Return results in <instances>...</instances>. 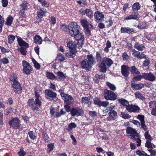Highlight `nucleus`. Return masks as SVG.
I'll list each match as a JSON object with an SVG mask.
<instances>
[{
	"label": "nucleus",
	"instance_id": "obj_25",
	"mask_svg": "<svg viewBox=\"0 0 156 156\" xmlns=\"http://www.w3.org/2000/svg\"><path fill=\"white\" fill-rule=\"evenodd\" d=\"M69 52L66 53L65 55L67 57L69 58H73L76 55L77 50L74 49V50H69Z\"/></svg>",
	"mask_w": 156,
	"mask_h": 156
},
{
	"label": "nucleus",
	"instance_id": "obj_10",
	"mask_svg": "<svg viewBox=\"0 0 156 156\" xmlns=\"http://www.w3.org/2000/svg\"><path fill=\"white\" fill-rule=\"evenodd\" d=\"M12 87L15 92L18 94L21 93L22 87L20 83L18 81H15L12 83Z\"/></svg>",
	"mask_w": 156,
	"mask_h": 156
},
{
	"label": "nucleus",
	"instance_id": "obj_3",
	"mask_svg": "<svg viewBox=\"0 0 156 156\" xmlns=\"http://www.w3.org/2000/svg\"><path fill=\"white\" fill-rule=\"evenodd\" d=\"M45 97L51 101L55 102L57 100V94L51 90H45Z\"/></svg>",
	"mask_w": 156,
	"mask_h": 156
},
{
	"label": "nucleus",
	"instance_id": "obj_2",
	"mask_svg": "<svg viewBox=\"0 0 156 156\" xmlns=\"http://www.w3.org/2000/svg\"><path fill=\"white\" fill-rule=\"evenodd\" d=\"M59 92L62 99L64 100V102L66 103V104L71 105L73 103L74 99L72 96L68 94H66L62 92V90H59Z\"/></svg>",
	"mask_w": 156,
	"mask_h": 156
},
{
	"label": "nucleus",
	"instance_id": "obj_6",
	"mask_svg": "<svg viewBox=\"0 0 156 156\" xmlns=\"http://www.w3.org/2000/svg\"><path fill=\"white\" fill-rule=\"evenodd\" d=\"M19 121L20 120L17 118H13L9 122L10 127L15 129H18L20 127Z\"/></svg>",
	"mask_w": 156,
	"mask_h": 156
},
{
	"label": "nucleus",
	"instance_id": "obj_63",
	"mask_svg": "<svg viewBox=\"0 0 156 156\" xmlns=\"http://www.w3.org/2000/svg\"><path fill=\"white\" fill-rule=\"evenodd\" d=\"M57 78H59L60 79H62L65 78V76L63 73L62 72H58V73Z\"/></svg>",
	"mask_w": 156,
	"mask_h": 156
},
{
	"label": "nucleus",
	"instance_id": "obj_1",
	"mask_svg": "<svg viewBox=\"0 0 156 156\" xmlns=\"http://www.w3.org/2000/svg\"><path fill=\"white\" fill-rule=\"evenodd\" d=\"M68 29L70 35L72 37L80 31V27L76 23L72 22L69 24Z\"/></svg>",
	"mask_w": 156,
	"mask_h": 156
},
{
	"label": "nucleus",
	"instance_id": "obj_32",
	"mask_svg": "<svg viewBox=\"0 0 156 156\" xmlns=\"http://www.w3.org/2000/svg\"><path fill=\"white\" fill-rule=\"evenodd\" d=\"M118 101L120 104L123 106H126V107L129 105L128 101L123 98L119 99Z\"/></svg>",
	"mask_w": 156,
	"mask_h": 156
},
{
	"label": "nucleus",
	"instance_id": "obj_22",
	"mask_svg": "<svg viewBox=\"0 0 156 156\" xmlns=\"http://www.w3.org/2000/svg\"><path fill=\"white\" fill-rule=\"evenodd\" d=\"M87 62L91 66L95 64L96 63L95 60L92 54H89L87 55Z\"/></svg>",
	"mask_w": 156,
	"mask_h": 156
},
{
	"label": "nucleus",
	"instance_id": "obj_62",
	"mask_svg": "<svg viewBox=\"0 0 156 156\" xmlns=\"http://www.w3.org/2000/svg\"><path fill=\"white\" fill-rule=\"evenodd\" d=\"M96 58L98 61H100L101 59V57L100 53L98 52H97L96 53Z\"/></svg>",
	"mask_w": 156,
	"mask_h": 156
},
{
	"label": "nucleus",
	"instance_id": "obj_51",
	"mask_svg": "<svg viewBox=\"0 0 156 156\" xmlns=\"http://www.w3.org/2000/svg\"><path fill=\"white\" fill-rule=\"evenodd\" d=\"M57 58L58 59L61 61H63L65 59V58L63 55L60 53H58V54Z\"/></svg>",
	"mask_w": 156,
	"mask_h": 156
},
{
	"label": "nucleus",
	"instance_id": "obj_7",
	"mask_svg": "<svg viewBox=\"0 0 156 156\" xmlns=\"http://www.w3.org/2000/svg\"><path fill=\"white\" fill-rule=\"evenodd\" d=\"M127 134L131 139H134L135 137H137L138 135L137 131L131 127H128L126 130Z\"/></svg>",
	"mask_w": 156,
	"mask_h": 156
},
{
	"label": "nucleus",
	"instance_id": "obj_11",
	"mask_svg": "<svg viewBox=\"0 0 156 156\" xmlns=\"http://www.w3.org/2000/svg\"><path fill=\"white\" fill-rule=\"evenodd\" d=\"M72 116H74L76 115H80L83 114L82 109L78 108H73L70 111Z\"/></svg>",
	"mask_w": 156,
	"mask_h": 156
},
{
	"label": "nucleus",
	"instance_id": "obj_29",
	"mask_svg": "<svg viewBox=\"0 0 156 156\" xmlns=\"http://www.w3.org/2000/svg\"><path fill=\"white\" fill-rule=\"evenodd\" d=\"M134 47L139 51H142L145 48V47L143 44H140L139 43H136L134 45Z\"/></svg>",
	"mask_w": 156,
	"mask_h": 156
},
{
	"label": "nucleus",
	"instance_id": "obj_19",
	"mask_svg": "<svg viewBox=\"0 0 156 156\" xmlns=\"http://www.w3.org/2000/svg\"><path fill=\"white\" fill-rule=\"evenodd\" d=\"M128 67L126 65H122L121 66V72L122 74L125 76H127L129 75Z\"/></svg>",
	"mask_w": 156,
	"mask_h": 156
},
{
	"label": "nucleus",
	"instance_id": "obj_56",
	"mask_svg": "<svg viewBox=\"0 0 156 156\" xmlns=\"http://www.w3.org/2000/svg\"><path fill=\"white\" fill-rule=\"evenodd\" d=\"M156 103L155 101H151L149 103V107L152 108H154L156 107Z\"/></svg>",
	"mask_w": 156,
	"mask_h": 156
},
{
	"label": "nucleus",
	"instance_id": "obj_43",
	"mask_svg": "<svg viewBox=\"0 0 156 156\" xmlns=\"http://www.w3.org/2000/svg\"><path fill=\"white\" fill-rule=\"evenodd\" d=\"M17 79V75L15 74H12L11 75L10 78V80L11 81V83H14L15 81H17L16 80Z\"/></svg>",
	"mask_w": 156,
	"mask_h": 156
},
{
	"label": "nucleus",
	"instance_id": "obj_64",
	"mask_svg": "<svg viewBox=\"0 0 156 156\" xmlns=\"http://www.w3.org/2000/svg\"><path fill=\"white\" fill-rule=\"evenodd\" d=\"M19 156H24L26 152L22 149H20V151L18 152Z\"/></svg>",
	"mask_w": 156,
	"mask_h": 156
},
{
	"label": "nucleus",
	"instance_id": "obj_18",
	"mask_svg": "<svg viewBox=\"0 0 156 156\" xmlns=\"http://www.w3.org/2000/svg\"><path fill=\"white\" fill-rule=\"evenodd\" d=\"M80 23L82 26L84 28L89 27H91V28H93V26L91 23H89V22L86 19H83L80 20Z\"/></svg>",
	"mask_w": 156,
	"mask_h": 156
},
{
	"label": "nucleus",
	"instance_id": "obj_30",
	"mask_svg": "<svg viewBox=\"0 0 156 156\" xmlns=\"http://www.w3.org/2000/svg\"><path fill=\"white\" fill-rule=\"evenodd\" d=\"M144 73L142 75H135L133 79V80L134 81H138L140 80L142 78H144Z\"/></svg>",
	"mask_w": 156,
	"mask_h": 156
},
{
	"label": "nucleus",
	"instance_id": "obj_14",
	"mask_svg": "<svg viewBox=\"0 0 156 156\" xmlns=\"http://www.w3.org/2000/svg\"><path fill=\"white\" fill-rule=\"evenodd\" d=\"M108 116L107 118L108 120H114L117 117V113L114 110L110 111L108 113Z\"/></svg>",
	"mask_w": 156,
	"mask_h": 156
},
{
	"label": "nucleus",
	"instance_id": "obj_16",
	"mask_svg": "<svg viewBox=\"0 0 156 156\" xmlns=\"http://www.w3.org/2000/svg\"><path fill=\"white\" fill-rule=\"evenodd\" d=\"M81 63L82 68L85 69L86 70L89 71L91 68L92 66L90 64L87 59L82 61Z\"/></svg>",
	"mask_w": 156,
	"mask_h": 156
},
{
	"label": "nucleus",
	"instance_id": "obj_36",
	"mask_svg": "<svg viewBox=\"0 0 156 156\" xmlns=\"http://www.w3.org/2000/svg\"><path fill=\"white\" fill-rule=\"evenodd\" d=\"M125 20H138V16L136 15H131L124 18Z\"/></svg>",
	"mask_w": 156,
	"mask_h": 156
},
{
	"label": "nucleus",
	"instance_id": "obj_8",
	"mask_svg": "<svg viewBox=\"0 0 156 156\" xmlns=\"http://www.w3.org/2000/svg\"><path fill=\"white\" fill-rule=\"evenodd\" d=\"M72 37H74L77 41H79L80 42V46H78L79 48H81L83 45V42L84 39L83 35L79 31Z\"/></svg>",
	"mask_w": 156,
	"mask_h": 156
},
{
	"label": "nucleus",
	"instance_id": "obj_20",
	"mask_svg": "<svg viewBox=\"0 0 156 156\" xmlns=\"http://www.w3.org/2000/svg\"><path fill=\"white\" fill-rule=\"evenodd\" d=\"M131 51L133 52L132 55L135 57L138 58H142L146 57V56L145 55L143 54L140 55V52L139 51H137L134 49H132Z\"/></svg>",
	"mask_w": 156,
	"mask_h": 156
},
{
	"label": "nucleus",
	"instance_id": "obj_37",
	"mask_svg": "<svg viewBox=\"0 0 156 156\" xmlns=\"http://www.w3.org/2000/svg\"><path fill=\"white\" fill-rule=\"evenodd\" d=\"M13 20V18L10 16H9L7 18L5 23L8 26H10L12 23V20Z\"/></svg>",
	"mask_w": 156,
	"mask_h": 156
},
{
	"label": "nucleus",
	"instance_id": "obj_15",
	"mask_svg": "<svg viewBox=\"0 0 156 156\" xmlns=\"http://www.w3.org/2000/svg\"><path fill=\"white\" fill-rule=\"evenodd\" d=\"M135 30L130 27H121L120 31L121 33H127L130 34L134 32Z\"/></svg>",
	"mask_w": 156,
	"mask_h": 156
},
{
	"label": "nucleus",
	"instance_id": "obj_23",
	"mask_svg": "<svg viewBox=\"0 0 156 156\" xmlns=\"http://www.w3.org/2000/svg\"><path fill=\"white\" fill-rule=\"evenodd\" d=\"M67 47L69 48L70 50H73L74 49L76 50V48L77 45L76 43L72 41H68L67 43Z\"/></svg>",
	"mask_w": 156,
	"mask_h": 156
},
{
	"label": "nucleus",
	"instance_id": "obj_54",
	"mask_svg": "<svg viewBox=\"0 0 156 156\" xmlns=\"http://www.w3.org/2000/svg\"><path fill=\"white\" fill-rule=\"evenodd\" d=\"M109 104V102L107 101H101L99 106H103L104 107H106Z\"/></svg>",
	"mask_w": 156,
	"mask_h": 156
},
{
	"label": "nucleus",
	"instance_id": "obj_58",
	"mask_svg": "<svg viewBox=\"0 0 156 156\" xmlns=\"http://www.w3.org/2000/svg\"><path fill=\"white\" fill-rule=\"evenodd\" d=\"M137 118L139 119L140 121V123L142 122H145L144 117V115H138L137 116Z\"/></svg>",
	"mask_w": 156,
	"mask_h": 156
},
{
	"label": "nucleus",
	"instance_id": "obj_33",
	"mask_svg": "<svg viewBox=\"0 0 156 156\" xmlns=\"http://www.w3.org/2000/svg\"><path fill=\"white\" fill-rule=\"evenodd\" d=\"M100 68V71L103 73H105L107 69L106 65L102 62L99 66Z\"/></svg>",
	"mask_w": 156,
	"mask_h": 156
},
{
	"label": "nucleus",
	"instance_id": "obj_13",
	"mask_svg": "<svg viewBox=\"0 0 156 156\" xmlns=\"http://www.w3.org/2000/svg\"><path fill=\"white\" fill-rule=\"evenodd\" d=\"M144 79L150 81H154L156 78V77L154 74L151 73H144Z\"/></svg>",
	"mask_w": 156,
	"mask_h": 156
},
{
	"label": "nucleus",
	"instance_id": "obj_21",
	"mask_svg": "<svg viewBox=\"0 0 156 156\" xmlns=\"http://www.w3.org/2000/svg\"><path fill=\"white\" fill-rule=\"evenodd\" d=\"M102 62L109 67H110L113 64L112 60L108 58L105 57L103 58L102 59Z\"/></svg>",
	"mask_w": 156,
	"mask_h": 156
},
{
	"label": "nucleus",
	"instance_id": "obj_27",
	"mask_svg": "<svg viewBox=\"0 0 156 156\" xmlns=\"http://www.w3.org/2000/svg\"><path fill=\"white\" fill-rule=\"evenodd\" d=\"M131 86L133 89L135 90L141 89L144 87L143 85L141 83L135 84L133 83H131Z\"/></svg>",
	"mask_w": 156,
	"mask_h": 156
},
{
	"label": "nucleus",
	"instance_id": "obj_55",
	"mask_svg": "<svg viewBox=\"0 0 156 156\" xmlns=\"http://www.w3.org/2000/svg\"><path fill=\"white\" fill-rule=\"evenodd\" d=\"M27 3L26 2H24L21 4L22 10H26L27 9Z\"/></svg>",
	"mask_w": 156,
	"mask_h": 156
},
{
	"label": "nucleus",
	"instance_id": "obj_17",
	"mask_svg": "<svg viewBox=\"0 0 156 156\" xmlns=\"http://www.w3.org/2000/svg\"><path fill=\"white\" fill-rule=\"evenodd\" d=\"M16 38L18 44L21 47L27 48L28 47V44L24 41L20 37L17 36Z\"/></svg>",
	"mask_w": 156,
	"mask_h": 156
},
{
	"label": "nucleus",
	"instance_id": "obj_5",
	"mask_svg": "<svg viewBox=\"0 0 156 156\" xmlns=\"http://www.w3.org/2000/svg\"><path fill=\"white\" fill-rule=\"evenodd\" d=\"M22 64L23 67V72L26 74H29L32 70V67L27 62L25 61H23Z\"/></svg>",
	"mask_w": 156,
	"mask_h": 156
},
{
	"label": "nucleus",
	"instance_id": "obj_47",
	"mask_svg": "<svg viewBox=\"0 0 156 156\" xmlns=\"http://www.w3.org/2000/svg\"><path fill=\"white\" fill-rule=\"evenodd\" d=\"M32 61L35 67L37 69H39L40 67V64L34 58H32Z\"/></svg>",
	"mask_w": 156,
	"mask_h": 156
},
{
	"label": "nucleus",
	"instance_id": "obj_50",
	"mask_svg": "<svg viewBox=\"0 0 156 156\" xmlns=\"http://www.w3.org/2000/svg\"><path fill=\"white\" fill-rule=\"evenodd\" d=\"M151 141L147 140L145 144V146L148 148L151 149L153 148L152 146V144L151 143Z\"/></svg>",
	"mask_w": 156,
	"mask_h": 156
},
{
	"label": "nucleus",
	"instance_id": "obj_39",
	"mask_svg": "<svg viewBox=\"0 0 156 156\" xmlns=\"http://www.w3.org/2000/svg\"><path fill=\"white\" fill-rule=\"evenodd\" d=\"M106 84L107 85L111 90L114 91L116 90V87L114 84L111 83L109 82H107Z\"/></svg>",
	"mask_w": 156,
	"mask_h": 156
},
{
	"label": "nucleus",
	"instance_id": "obj_40",
	"mask_svg": "<svg viewBox=\"0 0 156 156\" xmlns=\"http://www.w3.org/2000/svg\"><path fill=\"white\" fill-rule=\"evenodd\" d=\"M144 136L145 139L147 140H153L152 137L149 134L148 131H147L144 133Z\"/></svg>",
	"mask_w": 156,
	"mask_h": 156
},
{
	"label": "nucleus",
	"instance_id": "obj_57",
	"mask_svg": "<svg viewBox=\"0 0 156 156\" xmlns=\"http://www.w3.org/2000/svg\"><path fill=\"white\" fill-rule=\"evenodd\" d=\"M42 137L44 140L46 142H48L49 140V137L48 134L46 133H44Z\"/></svg>",
	"mask_w": 156,
	"mask_h": 156
},
{
	"label": "nucleus",
	"instance_id": "obj_46",
	"mask_svg": "<svg viewBox=\"0 0 156 156\" xmlns=\"http://www.w3.org/2000/svg\"><path fill=\"white\" fill-rule=\"evenodd\" d=\"M121 115L122 118L124 119H128L131 117V116L130 115L125 112H121Z\"/></svg>",
	"mask_w": 156,
	"mask_h": 156
},
{
	"label": "nucleus",
	"instance_id": "obj_9",
	"mask_svg": "<svg viewBox=\"0 0 156 156\" xmlns=\"http://www.w3.org/2000/svg\"><path fill=\"white\" fill-rule=\"evenodd\" d=\"M94 16L95 20L97 23L102 22L104 20V15L103 12H101L96 11L94 13Z\"/></svg>",
	"mask_w": 156,
	"mask_h": 156
},
{
	"label": "nucleus",
	"instance_id": "obj_12",
	"mask_svg": "<svg viewBox=\"0 0 156 156\" xmlns=\"http://www.w3.org/2000/svg\"><path fill=\"white\" fill-rule=\"evenodd\" d=\"M126 108L128 112H138L140 110L139 107L134 105H129Z\"/></svg>",
	"mask_w": 156,
	"mask_h": 156
},
{
	"label": "nucleus",
	"instance_id": "obj_42",
	"mask_svg": "<svg viewBox=\"0 0 156 156\" xmlns=\"http://www.w3.org/2000/svg\"><path fill=\"white\" fill-rule=\"evenodd\" d=\"M136 153L139 156H149V155L143 151L138 150L136 151Z\"/></svg>",
	"mask_w": 156,
	"mask_h": 156
},
{
	"label": "nucleus",
	"instance_id": "obj_48",
	"mask_svg": "<svg viewBox=\"0 0 156 156\" xmlns=\"http://www.w3.org/2000/svg\"><path fill=\"white\" fill-rule=\"evenodd\" d=\"M30 138L33 140H34L36 139V136L35 135V133L33 131H30L28 133Z\"/></svg>",
	"mask_w": 156,
	"mask_h": 156
},
{
	"label": "nucleus",
	"instance_id": "obj_59",
	"mask_svg": "<svg viewBox=\"0 0 156 156\" xmlns=\"http://www.w3.org/2000/svg\"><path fill=\"white\" fill-rule=\"evenodd\" d=\"M140 125L141 127L144 131H147V130L148 128L145 124V122L140 123Z\"/></svg>",
	"mask_w": 156,
	"mask_h": 156
},
{
	"label": "nucleus",
	"instance_id": "obj_44",
	"mask_svg": "<svg viewBox=\"0 0 156 156\" xmlns=\"http://www.w3.org/2000/svg\"><path fill=\"white\" fill-rule=\"evenodd\" d=\"M76 127V125L74 122L71 123L70 124L67 128V130L68 131H70L73 128H75Z\"/></svg>",
	"mask_w": 156,
	"mask_h": 156
},
{
	"label": "nucleus",
	"instance_id": "obj_49",
	"mask_svg": "<svg viewBox=\"0 0 156 156\" xmlns=\"http://www.w3.org/2000/svg\"><path fill=\"white\" fill-rule=\"evenodd\" d=\"M46 75L47 78L50 79H54L55 78V76L52 73L47 72Z\"/></svg>",
	"mask_w": 156,
	"mask_h": 156
},
{
	"label": "nucleus",
	"instance_id": "obj_45",
	"mask_svg": "<svg viewBox=\"0 0 156 156\" xmlns=\"http://www.w3.org/2000/svg\"><path fill=\"white\" fill-rule=\"evenodd\" d=\"M15 37L12 35H9L8 37V42L9 44H12L15 39Z\"/></svg>",
	"mask_w": 156,
	"mask_h": 156
},
{
	"label": "nucleus",
	"instance_id": "obj_60",
	"mask_svg": "<svg viewBox=\"0 0 156 156\" xmlns=\"http://www.w3.org/2000/svg\"><path fill=\"white\" fill-rule=\"evenodd\" d=\"M60 27L61 29L63 31L65 32L67 31L68 29V27L67 25L62 24L60 26Z\"/></svg>",
	"mask_w": 156,
	"mask_h": 156
},
{
	"label": "nucleus",
	"instance_id": "obj_26",
	"mask_svg": "<svg viewBox=\"0 0 156 156\" xmlns=\"http://www.w3.org/2000/svg\"><path fill=\"white\" fill-rule=\"evenodd\" d=\"M141 7V5L138 2L134 3L132 6V10L133 12L136 13L138 10L140 9Z\"/></svg>",
	"mask_w": 156,
	"mask_h": 156
},
{
	"label": "nucleus",
	"instance_id": "obj_24",
	"mask_svg": "<svg viewBox=\"0 0 156 156\" xmlns=\"http://www.w3.org/2000/svg\"><path fill=\"white\" fill-rule=\"evenodd\" d=\"M47 12L46 10L44 9H40L37 12V16L39 18L41 19L45 15V13Z\"/></svg>",
	"mask_w": 156,
	"mask_h": 156
},
{
	"label": "nucleus",
	"instance_id": "obj_34",
	"mask_svg": "<svg viewBox=\"0 0 156 156\" xmlns=\"http://www.w3.org/2000/svg\"><path fill=\"white\" fill-rule=\"evenodd\" d=\"M85 14L88 17L90 18L93 17V12L91 10L87 9L85 10Z\"/></svg>",
	"mask_w": 156,
	"mask_h": 156
},
{
	"label": "nucleus",
	"instance_id": "obj_38",
	"mask_svg": "<svg viewBox=\"0 0 156 156\" xmlns=\"http://www.w3.org/2000/svg\"><path fill=\"white\" fill-rule=\"evenodd\" d=\"M111 47V43L108 40L106 43V47L104 49V51L106 53L108 52L109 51V48Z\"/></svg>",
	"mask_w": 156,
	"mask_h": 156
},
{
	"label": "nucleus",
	"instance_id": "obj_4",
	"mask_svg": "<svg viewBox=\"0 0 156 156\" xmlns=\"http://www.w3.org/2000/svg\"><path fill=\"white\" fill-rule=\"evenodd\" d=\"M104 96L105 99L111 100H115L117 98V95L114 92L105 90L104 91Z\"/></svg>",
	"mask_w": 156,
	"mask_h": 156
},
{
	"label": "nucleus",
	"instance_id": "obj_31",
	"mask_svg": "<svg viewBox=\"0 0 156 156\" xmlns=\"http://www.w3.org/2000/svg\"><path fill=\"white\" fill-rule=\"evenodd\" d=\"M130 71L132 74H134L138 75L140 74V71L135 66L131 67Z\"/></svg>",
	"mask_w": 156,
	"mask_h": 156
},
{
	"label": "nucleus",
	"instance_id": "obj_41",
	"mask_svg": "<svg viewBox=\"0 0 156 156\" xmlns=\"http://www.w3.org/2000/svg\"><path fill=\"white\" fill-rule=\"evenodd\" d=\"M135 95L136 98L142 100L143 101L145 99V98L139 92H136L135 93Z\"/></svg>",
	"mask_w": 156,
	"mask_h": 156
},
{
	"label": "nucleus",
	"instance_id": "obj_35",
	"mask_svg": "<svg viewBox=\"0 0 156 156\" xmlns=\"http://www.w3.org/2000/svg\"><path fill=\"white\" fill-rule=\"evenodd\" d=\"M81 102L83 104H89L91 103L90 99L86 97H83L82 98Z\"/></svg>",
	"mask_w": 156,
	"mask_h": 156
},
{
	"label": "nucleus",
	"instance_id": "obj_61",
	"mask_svg": "<svg viewBox=\"0 0 156 156\" xmlns=\"http://www.w3.org/2000/svg\"><path fill=\"white\" fill-rule=\"evenodd\" d=\"M34 104L37 106L40 107L41 105V102L39 99H35Z\"/></svg>",
	"mask_w": 156,
	"mask_h": 156
},
{
	"label": "nucleus",
	"instance_id": "obj_52",
	"mask_svg": "<svg viewBox=\"0 0 156 156\" xmlns=\"http://www.w3.org/2000/svg\"><path fill=\"white\" fill-rule=\"evenodd\" d=\"M89 29H91L90 27L84 28L85 32L87 35H90L91 34L90 31Z\"/></svg>",
	"mask_w": 156,
	"mask_h": 156
},
{
	"label": "nucleus",
	"instance_id": "obj_28",
	"mask_svg": "<svg viewBox=\"0 0 156 156\" xmlns=\"http://www.w3.org/2000/svg\"><path fill=\"white\" fill-rule=\"evenodd\" d=\"M34 42L36 44H41L42 43V39L41 37L39 35H36L34 37Z\"/></svg>",
	"mask_w": 156,
	"mask_h": 156
},
{
	"label": "nucleus",
	"instance_id": "obj_53",
	"mask_svg": "<svg viewBox=\"0 0 156 156\" xmlns=\"http://www.w3.org/2000/svg\"><path fill=\"white\" fill-rule=\"evenodd\" d=\"M132 139L133 140H135L136 141V142L137 143V145L138 146H139L140 145L141 140L138 135H137V137H135L134 139Z\"/></svg>",
	"mask_w": 156,
	"mask_h": 156
}]
</instances>
